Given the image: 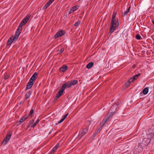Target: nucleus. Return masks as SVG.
<instances>
[{
    "label": "nucleus",
    "mask_w": 154,
    "mask_h": 154,
    "mask_svg": "<svg viewBox=\"0 0 154 154\" xmlns=\"http://www.w3.org/2000/svg\"><path fill=\"white\" fill-rule=\"evenodd\" d=\"M11 37L12 38V40H13V41H14V42L16 41L18 38V37H17L16 36H13Z\"/></svg>",
    "instance_id": "obj_35"
},
{
    "label": "nucleus",
    "mask_w": 154,
    "mask_h": 154,
    "mask_svg": "<svg viewBox=\"0 0 154 154\" xmlns=\"http://www.w3.org/2000/svg\"><path fill=\"white\" fill-rule=\"evenodd\" d=\"M68 113H67L64 116H63L62 118L64 120V119L66 118L67 116H68Z\"/></svg>",
    "instance_id": "obj_38"
},
{
    "label": "nucleus",
    "mask_w": 154,
    "mask_h": 154,
    "mask_svg": "<svg viewBox=\"0 0 154 154\" xmlns=\"http://www.w3.org/2000/svg\"><path fill=\"white\" fill-rule=\"evenodd\" d=\"M152 23L153 24V25H154V20H152Z\"/></svg>",
    "instance_id": "obj_49"
},
{
    "label": "nucleus",
    "mask_w": 154,
    "mask_h": 154,
    "mask_svg": "<svg viewBox=\"0 0 154 154\" xmlns=\"http://www.w3.org/2000/svg\"><path fill=\"white\" fill-rule=\"evenodd\" d=\"M99 132H98L97 130L96 132H94V133L93 134L94 137H95L96 134H97V133Z\"/></svg>",
    "instance_id": "obj_41"
},
{
    "label": "nucleus",
    "mask_w": 154,
    "mask_h": 154,
    "mask_svg": "<svg viewBox=\"0 0 154 154\" xmlns=\"http://www.w3.org/2000/svg\"><path fill=\"white\" fill-rule=\"evenodd\" d=\"M22 30V29H21L20 28H19V27L17 28V30H16L15 35L14 36H16L17 37H19V35L21 33V32Z\"/></svg>",
    "instance_id": "obj_14"
},
{
    "label": "nucleus",
    "mask_w": 154,
    "mask_h": 154,
    "mask_svg": "<svg viewBox=\"0 0 154 154\" xmlns=\"http://www.w3.org/2000/svg\"><path fill=\"white\" fill-rule=\"evenodd\" d=\"M89 127H86L84 128H82L80 131L79 134L77 138L79 140L81 139L88 132Z\"/></svg>",
    "instance_id": "obj_2"
},
{
    "label": "nucleus",
    "mask_w": 154,
    "mask_h": 154,
    "mask_svg": "<svg viewBox=\"0 0 154 154\" xmlns=\"http://www.w3.org/2000/svg\"><path fill=\"white\" fill-rule=\"evenodd\" d=\"M90 122L91 121V120H90Z\"/></svg>",
    "instance_id": "obj_51"
},
{
    "label": "nucleus",
    "mask_w": 154,
    "mask_h": 154,
    "mask_svg": "<svg viewBox=\"0 0 154 154\" xmlns=\"http://www.w3.org/2000/svg\"><path fill=\"white\" fill-rule=\"evenodd\" d=\"M116 14L115 12H114L113 13V14L112 15V19L111 22H117V21L115 19L116 17Z\"/></svg>",
    "instance_id": "obj_22"
},
{
    "label": "nucleus",
    "mask_w": 154,
    "mask_h": 154,
    "mask_svg": "<svg viewBox=\"0 0 154 154\" xmlns=\"http://www.w3.org/2000/svg\"><path fill=\"white\" fill-rule=\"evenodd\" d=\"M136 17V15L134 14H133L132 13L129 15L128 18V20H129L130 21H131L133 20H135Z\"/></svg>",
    "instance_id": "obj_17"
},
{
    "label": "nucleus",
    "mask_w": 154,
    "mask_h": 154,
    "mask_svg": "<svg viewBox=\"0 0 154 154\" xmlns=\"http://www.w3.org/2000/svg\"><path fill=\"white\" fill-rule=\"evenodd\" d=\"M33 82L32 81H30V80H29V82L28 83L26 87V91L27 89L30 88L32 87L34 84Z\"/></svg>",
    "instance_id": "obj_12"
},
{
    "label": "nucleus",
    "mask_w": 154,
    "mask_h": 154,
    "mask_svg": "<svg viewBox=\"0 0 154 154\" xmlns=\"http://www.w3.org/2000/svg\"><path fill=\"white\" fill-rule=\"evenodd\" d=\"M136 38L138 40H140L141 39V37L139 34H137L136 35Z\"/></svg>",
    "instance_id": "obj_33"
},
{
    "label": "nucleus",
    "mask_w": 154,
    "mask_h": 154,
    "mask_svg": "<svg viewBox=\"0 0 154 154\" xmlns=\"http://www.w3.org/2000/svg\"><path fill=\"white\" fill-rule=\"evenodd\" d=\"M57 149L56 147H54L53 148V149H52L53 151H54V152L55 151V150H56Z\"/></svg>",
    "instance_id": "obj_44"
},
{
    "label": "nucleus",
    "mask_w": 154,
    "mask_h": 154,
    "mask_svg": "<svg viewBox=\"0 0 154 154\" xmlns=\"http://www.w3.org/2000/svg\"><path fill=\"white\" fill-rule=\"evenodd\" d=\"M94 63L92 62H91L89 63L86 66V67L89 69L91 68L93 65Z\"/></svg>",
    "instance_id": "obj_24"
},
{
    "label": "nucleus",
    "mask_w": 154,
    "mask_h": 154,
    "mask_svg": "<svg viewBox=\"0 0 154 154\" xmlns=\"http://www.w3.org/2000/svg\"><path fill=\"white\" fill-rule=\"evenodd\" d=\"M80 22L79 21H77L74 24V26H77L80 24Z\"/></svg>",
    "instance_id": "obj_37"
},
{
    "label": "nucleus",
    "mask_w": 154,
    "mask_h": 154,
    "mask_svg": "<svg viewBox=\"0 0 154 154\" xmlns=\"http://www.w3.org/2000/svg\"><path fill=\"white\" fill-rule=\"evenodd\" d=\"M54 153V151H53L52 150H51L49 152V154H53Z\"/></svg>",
    "instance_id": "obj_43"
},
{
    "label": "nucleus",
    "mask_w": 154,
    "mask_h": 154,
    "mask_svg": "<svg viewBox=\"0 0 154 154\" xmlns=\"http://www.w3.org/2000/svg\"><path fill=\"white\" fill-rule=\"evenodd\" d=\"M60 145V143H58L54 147L55 148L56 147V149H57L58 147Z\"/></svg>",
    "instance_id": "obj_42"
},
{
    "label": "nucleus",
    "mask_w": 154,
    "mask_h": 154,
    "mask_svg": "<svg viewBox=\"0 0 154 154\" xmlns=\"http://www.w3.org/2000/svg\"><path fill=\"white\" fill-rule=\"evenodd\" d=\"M106 123V119H105V117H104V119H103L101 122H100V127L99 129H97V131L98 132H100L103 126Z\"/></svg>",
    "instance_id": "obj_9"
},
{
    "label": "nucleus",
    "mask_w": 154,
    "mask_h": 154,
    "mask_svg": "<svg viewBox=\"0 0 154 154\" xmlns=\"http://www.w3.org/2000/svg\"><path fill=\"white\" fill-rule=\"evenodd\" d=\"M12 134L11 133H8L5 137V138L7 139L8 140H9L10 139Z\"/></svg>",
    "instance_id": "obj_28"
},
{
    "label": "nucleus",
    "mask_w": 154,
    "mask_h": 154,
    "mask_svg": "<svg viewBox=\"0 0 154 154\" xmlns=\"http://www.w3.org/2000/svg\"><path fill=\"white\" fill-rule=\"evenodd\" d=\"M79 7V6L78 5L74 6L72 7L69 12V14H70L72 13L75 11L77 10Z\"/></svg>",
    "instance_id": "obj_13"
},
{
    "label": "nucleus",
    "mask_w": 154,
    "mask_h": 154,
    "mask_svg": "<svg viewBox=\"0 0 154 154\" xmlns=\"http://www.w3.org/2000/svg\"><path fill=\"white\" fill-rule=\"evenodd\" d=\"M64 84L66 85V87L68 88L70 87L72 85L70 81L68 82L64 83Z\"/></svg>",
    "instance_id": "obj_26"
},
{
    "label": "nucleus",
    "mask_w": 154,
    "mask_h": 154,
    "mask_svg": "<svg viewBox=\"0 0 154 154\" xmlns=\"http://www.w3.org/2000/svg\"><path fill=\"white\" fill-rule=\"evenodd\" d=\"M29 100H28V102H29Z\"/></svg>",
    "instance_id": "obj_52"
},
{
    "label": "nucleus",
    "mask_w": 154,
    "mask_h": 154,
    "mask_svg": "<svg viewBox=\"0 0 154 154\" xmlns=\"http://www.w3.org/2000/svg\"><path fill=\"white\" fill-rule=\"evenodd\" d=\"M32 94V91L30 90L27 91L25 95V99H29Z\"/></svg>",
    "instance_id": "obj_15"
},
{
    "label": "nucleus",
    "mask_w": 154,
    "mask_h": 154,
    "mask_svg": "<svg viewBox=\"0 0 154 154\" xmlns=\"http://www.w3.org/2000/svg\"><path fill=\"white\" fill-rule=\"evenodd\" d=\"M64 120L63 119V118H62L58 122V124H60V123H62L63 121Z\"/></svg>",
    "instance_id": "obj_40"
},
{
    "label": "nucleus",
    "mask_w": 154,
    "mask_h": 154,
    "mask_svg": "<svg viewBox=\"0 0 154 154\" xmlns=\"http://www.w3.org/2000/svg\"><path fill=\"white\" fill-rule=\"evenodd\" d=\"M34 112V111L32 109L31 110L29 113V114L28 115L29 116H32V114Z\"/></svg>",
    "instance_id": "obj_34"
},
{
    "label": "nucleus",
    "mask_w": 154,
    "mask_h": 154,
    "mask_svg": "<svg viewBox=\"0 0 154 154\" xmlns=\"http://www.w3.org/2000/svg\"><path fill=\"white\" fill-rule=\"evenodd\" d=\"M38 76V73L37 72H35L34 74L33 75L32 77L30 79V81L34 82L35 80V79H36V77Z\"/></svg>",
    "instance_id": "obj_16"
},
{
    "label": "nucleus",
    "mask_w": 154,
    "mask_h": 154,
    "mask_svg": "<svg viewBox=\"0 0 154 154\" xmlns=\"http://www.w3.org/2000/svg\"><path fill=\"white\" fill-rule=\"evenodd\" d=\"M148 88L146 87L140 93V94H142V92L144 94H146L148 93Z\"/></svg>",
    "instance_id": "obj_21"
},
{
    "label": "nucleus",
    "mask_w": 154,
    "mask_h": 154,
    "mask_svg": "<svg viewBox=\"0 0 154 154\" xmlns=\"http://www.w3.org/2000/svg\"><path fill=\"white\" fill-rule=\"evenodd\" d=\"M153 136L154 134L153 133L149 131L146 133V136L145 137L151 140V139L153 138Z\"/></svg>",
    "instance_id": "obj_8"
},
{
    "label": "nucleus",
    "mask_w": 154,
    "mask_h": 154,
    "mask_svg": "<svg viewBox=\"0 0 154 154\" xmlns=\"http://www.w3.org/2000/svg\"><path fill=\"white\" fill-rule=\"evenodd\" d=\"M62 92H61V91H59L56 94L58 97H60L62 95Z\"/></svg>",
    "instance_id": "obj_31"
},
{
    "label": "nucleus",
    "mask_w": 154,
    "mask_h": 154,
    "mask_svg": "<svg viewBox=\"0 0 154 154\" xmlns=\"http://www.w3.org/2000/svg\"><path fill=\"white\" fill-rule=\"evenodd\" d=\"M116 22H111V25L109 32L111 33L113 32L116 29Z\"/></svg>",
    "instance_id": "obj_5"
},
{
    "label": "nucleus",
    "mask_w": 154,
    "mask_h": 154,
    "mask_svg": "<svg viewBox=\"0 0 154 154\" xmlns=\"http://www.w3.org/2000/svg\"><path fill=\"white\" fill-rule=\"evenodd\" d=\"M59 97H57V95L56 94V97H55L54 98V100H56L58 98H59Z\"/></svg>",
    "instance_id": "obj_45"
},
{
    "label": "nucleus",
    "mask_w": 154,
    "mask_h": 154,
    "mask_svg": "<svg viewBox=\"0 0 154 154\" xmlns=\"http://www.w3.org/2000/svg\"><path fill=\"white\" fill-rule=\"evenodd\" d=\"M131 8V7L129 6L128 8V9L125 11L124 14H123L122 16L123 17H126L128 14V13L130 12V9Z\"/></svg>",
    "instance_id": "obj_19"
},
{
    "label": "nucleus",
    "mask_w": 154,
    "mask_h": 154,
    "mask_svg": "<svg viewBox=\"0 0 154 154\" xmlns=\"http://www.w3.org/2000/svg\"><path fill=\"white\" fill-rule=\"evenodd\" d=\"M140 75V73L135 75L133 77L131 78L130 79V80H131V82H133L134 80L137 79Z\"/></svg>",
    "instance_id": "obj_18"
},
{
    "label": "nucleus",
    "mask_w": 154,
    "mask_h": 154,
    "mask_svg": "<svg viewBox=\"0 0 154 154\" xmlns=\"http://www.w3.org/2000/svg\"><path fill=\"white\" fill-rule=\"evenodd\" d=\"M65 32L64 30H61L58 31L54 36L55 38H57L64 35Z\"/></svg>",
    "instance_id": "obj_6"
},
{
    "label": "nucleus",
    "mask_w": 154,
    "mask_h": 154,
    "mask_svg": "<svg viewBox=\"0 0 154 154\" xmlns=\"http://www.w3.org/2000/svg\"><path fill=\"white\" fill-rule=\"evenodd\" d=\"M10 74L9 73L6 72L4 75V79L5 80H6L9 78Z\"/></svg>",
    "instance_id": "obj_25"
},
{
    "label": "nucleus",
    "mask_w": 154,
    "mask_h": 154,
    "mask_svg": "<svg viewBox=\"0 0 154 154\" xmlns=\"http://www.w3.org/2000/svg\"><path fill=\"white\" fill-rule=\"evenodd\" d=\"M31 15L30 14H29L27 15L26 17L22 20L20 24L19 27V28H20L22 29V26L25 25L28 21L29 18H30Z\"/></svg>",
    "instance_id": "obj_4"
},
{
    "label": "nucleus",
    "mask_w": 154,
    "mask_h": 154,
    "mask_svg": "<svg viewBox=\"0 0 154 154\" xmlns=\"http://www.w3.org/2000/svg\"><path fill=\"white\" fill-rule=\"evenodd\" d=\"M68 69V67L66 65H64L61 68H59L60 72H66Z\"/></svg>",
    "instance_id": "obj_11"
},
{
    "label": "nucleus",
    "mask_w": 154,
    "mask_h": 154,
    "mask_svg": "<svg viewBox=\"0 0 154 154\" xmlns=\"http://www.w3.org/2000/svg\"><path fill=\"white\" fill-rule=\"evenodd\" d=\"M144 147L141 143H139L134 147V152L136 153H139L143 150Z\"/></svg>",
    "instance_id": "obj_3"
},
{
    "label": "nucleus",
    "mask_w": 154,
    "mask_h": 154,
    "mask_svg": "<svg viewBox=\"0 0 154 154\" xmlns=\"http://www.w3.org/2000/svg\"><path fill=\"white\" fill-rule=\"evenodd\" d=\"M54 0H49L43 7V9L44 10L48 7Z\"/></svg>",
    "instance_id": "obj_10"
},
{
    "label": "nucleus",
    "mask_w": 154,
    "mask_h": 154,
    "mask_svg": "<svg viewBox=\"0 0 154 154\" xmlns=\"http://www.w3.org/2000/svg\"><path fill=\"white\" fill-rule=\"evenodd\" d=\"M14 42V41H13L12 40V38L10 37L8 40L7 42V45H10L12 42Z\"/></svg>",
    "instance_id": "obj_23"
},
{
    "label": "nucleus",
    "mask_w": 154,
    "mask_h": 154,
    "mask_svg": "<svg viewBox=\"0 0 154 154\" xmlns=\"http://www.w3.org/2000/svg\"><path fill=\"white\" fill-rule=\"evenodd\" d=\"M8 140L7 139L5 138V137L4 138L3 141L2 142V144L4 145H6L8 141Z\"/></svg>",
    "instance_id": "obj_27"
},
{
    "label": "nucleus",
    "mask_w": 154,
    "mask_h": 154,
    "mask_svg": "<svg viewBox=\"0 0 154 154\" xmlns=\"http://www.w3.org/2000/svg\"><path fill=\"white\" fill-rule=\"evenodd\" d=\"M70 82L72 84V85H75L77 84L78 83V81L77 80H73L71 81Z\"/></svg>",
    "instance_id": "obj_29"
},
{
    "label": "nucleus",
    "mask_w": 154,
    "mask_h": 154,
    "mask_svg": "<svg viewBox=\"0 0 154 154\" xmlns=\"http://www.w3.org/2000/svg\"><path fill=\"white\" fill-rule=\"evenodd\" d=\"M64 48H62L61 49H60V50L59 51H60V52L59 53H62L63 51H64Z\"/></svg>",
    "instance_id": "obj_39"
},
{
    "label": "nucleus",
    "mask_w": 154,
    "mask_h": 154,
    "mask_svg": "<svg viewBox=\"0 0 154 154\" xmlns=\"http://www.w3.org/2000/svg\"><path fill=\"white\" fill-rule=\"evenodd\" d=\"M66 87V84H64L62 86V88H61V89H62L63 91H64Z\"/></svg>",
    "instance_id": "obj_36"
},
{
    "label": "nucleus",
    "mask_w": 154,
    "mask_h": 154,
    "mask_svg": "<svg viewBox=\"0 0 154 154\" xmlns=\"http://www.w3.org/2000/svg\"><path fill=\"white\" fill-rule=\"evenodd\" d=\"M27 118V117H25V116H23L20 119L19 121L17 122L18 123L19 122V123L18 124V125L22 123Z\"/></svg>",
    "instance_id": "obj_20"
},
{
    "label": "nucleus",
    "mask_w": 154,
    "mask_h": 154,
    "mask_svg": "<svg viewBox=\"0 0 154 154\" xmlns=\"http://www.w3.org/2000/svg\"><path fill=\"white\" fill-rule=\"evenodd\" d=\"M23 103V102H20V104H22Z\"/></svg>",
    "instance_id": "obj_50"
},
{
    "label": "nucleus",
    "mask_w": 154,
    "mask_h": 154,
    "mask_svg": "<svg viewBox=\"0 0 154 154\" xmlns=\"http://www.w3.org/2000/svg\"><path fill=\"white\" fill-rule=\"evenodd\" d=\"M39 119H38L31 126V127L34 128L35 126H36L37 124L39 122Z\"/></svg>",
    "instance_id": "obj_30"
},
{
    "label": "nucleus",
    "mask_w": 154,
    "mask_h": 154,
    "mask_svg": "<svg viewBox=\"0 0 154 154\" xmlns=\"http://www.w3.org/2000/svg\"><path fill=\"white\" fill-rule=\"evenodd\" d=\"M151 140H150L144 138L143 139V140L142 142L141 143L143 145L144 147L148 146L149 143L150 142Z\"/></svg>",
    "instance_id": "obj_7"
},
{
    "label": "nucleus",
    "mask_w": 154,
    "mask_h": 154,
    "mask_svg": "<svg viewBox=\"0 0 154 154\" xmlns=\"http://www.w3.org/2000/svg\"><path fill=\"white\" fill-rule=\"evenodd\" d=\"M131 83V81H130V80H128L126 82L125 84V86H127V87H128L130 83Z\"/></svg>",
    "instance_id": "obj_32"
},
{
    "label": "nucleus",
    "mask_w": 154,
    "mask_h": 154,
    "mask_svg": "<svg viewBox=\"0 0 154 154\" xmlns=\"http://www.w3.org/2000/svg\"><path fill=\"white\" fill-rule=\"evenodd\" d=\"M146 52V51H141V53L143 54H145Z\"/></svg>",
    "instance_id": "obj_47"
},
{
    "label": "nucleus",
    "mask_w": 154,
    "mask_h": 154,
    "mask_svg": "<svg viewBox=\"0 0 154 154\" xmlns=\"http://www.w3.org/2000/svg\"><path fill=\"white\" fill-rule=\"evenodd\" d=\"M34 121V120L33 119H32L31 121H30V123H32Z\"/></svg>",
    "instance_id": "obj_46"
},
{
    "label": "nucleus",
    "mask_w": 154,
    "mask_h": 154,
    "mask_svg": "<svg viewBox=\"0 0 154 154\" xmlns=\"http://www.w3.org/2000/svg\"><path fill=\"white\" fill-rule=\"evenodd\" d=\"M59 91H61V92H62L63 93V92L64 91L62 90V89H60Z\"/></svg>",
    "instance_id": "obj_48"
},
{
    "label": "nucleus",
    "mask_w": 154,
    "mask_h": 154,
    "mask_svg": "<svg viewBox=\"0 0 154 154\" xmlns=\"http://www.w3.org/2000/svg\"><path fill=\"white\" fill-rule=\"evenodd\" d=\"M118 105L116 104H114L110 107L106 116L109 115V117L106 119V122L109 121L110 119V117L113 116L118 110Z\"/></svg>",
    "instance_id": "obj_1"
}]
</instances>
